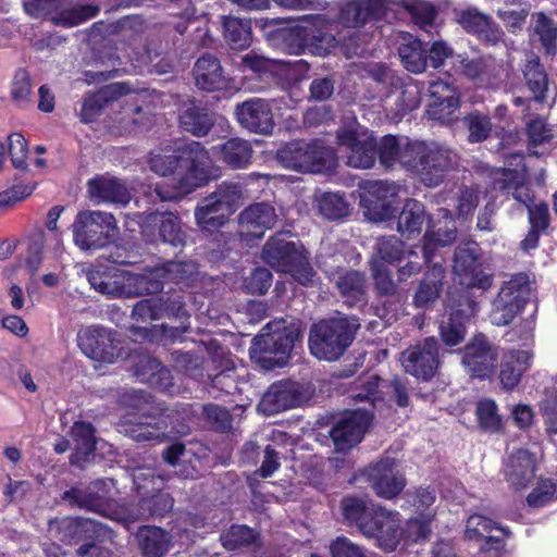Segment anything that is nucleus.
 Instances as JSON below:
<instances>
[{
	"label": "nucleus",
	"instance_id": "obj_1",
	"mask_svg": "<svg viewBox=\"0 0 557 557\" xmlns=\"http://www.w3.org/2000/svg\"><path fill=\"white\" fill-rule=\"evenodd\" d=\"M211 159L199 141H190L171 154H154L149 160L152 172L169 177V184L157 185L161 201H178L210 181Z\"/></svg>",
	"mask_w": 557,
	"mask_h": 557
},
{
	"label": "nucleus",
	"instance_id": "obj_2",
	"mask_svg": "<svg viewBox=\"0 0 557 557\" xmlns=\"http://www.w3.org/2000/svg\"><path fill=\"white\" fill-rule=\"evenodd\" d=\"M456 153L434 140L408 139L403 153V169L426 187L441 185L456 164Z\"/></svg>",
	"mask_w": 557,
	"mask_h": 557
},
{
	"label": "nucleus",
	"instance_id": "obj_3",
	"mask_svg": "<svg viewBox=\"0 0 557 557\" xmlns=\"http://www.w3.org/2000/svg\"><path fill=\"white\" fill-rule=\"evenodd\" d=\"M262 259L277 272L288 273L305 287L315 285L318 274L306 250L287 240L283 233L271 236L262 248Z\"/></svg>",
	"mask_w": 557,
	"mask_h": 557
},
{
	"label": "nucleus",
	"instance_id": "obj_4",
	"mask_svg": "<svg viewBox=\"0 0 557 557\" xmlns=\"http://www.w3.org/2000/svg\"><path fill=\"white\" fill-rule=\"evenodd\" d=\"M358 325L348 318H330L313 323L310 327L308 346L319 360L336 361L351 345Z\"/></svg>",
	"mask_w": 557,
	"mask_h": 557
},
{
	"label": "nucleus",
	"instance_id": "obj_5",
	"mask_svg": "<svg viewBox=\"0 0 557 557\" xmlns=\"http://www.w3.org/2000/svg\"><path fill=\"white\" fill-rule=\"evenodd\" d=\"M453 271L462 286L454 288L448 294H461L467 289L469 296L476 297L474 288L484 293L493 285L494 276L484 272L482 248L475 242H465L455 248Z\"/></svg>",
	"mask_w": 557,
	"mask_h": 557
},
{
	"label": "nucleus",
	"instance_id": "obj_6",
	"mask_svg": "<svg viewBox=\"0 0 557 557\" xmlns=\"http://www.w3.org/2000/svg\"><path fill=\"white\" fill-rule=\"evenodd\" d=\"M75 244L83 250L108 246L116 230L112 213L99 210L79 211L72 225Z\"/></svg>",
	"mask_w": 557,
	"mask_h": 557
},
{
	"label": "nucleus",
	"instance_id": "obj_7",
	"mask_svg": "<svg viewBox=\"0 0 557 557\" xmlns=\"http://www.w3.org/2000/svg\"><path fill=\"white\" fill-rule=\"evenodd\" d=\"M143 240L148 244L169 245L180 252L187 244V233L178 215L172 212L139 213L136 216Z\"/></svg>",
	"mask_w": 557,
	"mask_h": 557
},
{
	"label": "nucleus",
	"instance_id": "obj_8",
	"mask_svg": "<svg viewBox=\"0 0 557 557\" xmlns=\"http://www.w3.org/2000/svg\"><path fill=\"white\" fill-rule=\"evenodd\" d=\"M446 311L447 314L441 321L438 332L446 346L455 347L463 342L467 324L479 311V302L476 297L469 296L467 289L461 294H448Z\"/></svg>",
	"mask_w": 557,
	"mask_h": 557
},
{
	"label": "nucleus",
	"instance_id": "obj_9",
	"mask_svg": "<svg viewBox=\"0 0 557 557\" xmlns=\"http://www.w3.org/2000/svg\"><path fill=\"white\" fill-rule=\"evenodd\" d=\"M299 332L284 327L273 333L260 334L252 341L250 356L265 370L283 368L287 364Z\"/></svg>",
	"mask_w": 557,
	"mask_h": 557
},
{
	"label": "nucleus",
	"instance_id": "obj_10",
	"mask_svg": "<svg viewBox=\"0 0 557 557\" xmlns=\"http://www.w3.org/2000/svg\"><path fill=\"white\" fill-rule=\"evenodd\" d=\"M253 24L275 49L293 55H300L307 49V23L293 24L280 17H258Z\"/></svg>",
	"mask_w": 557,
	"mask_h": 557
},
{
	"label": "nucleus",
	"instance_id": "obj_11",
	"mask_svg": "<svg viewBox=\"0 0 557 557\" xmlns=\"http://www.w3.org/2000/svg\"><path fill=\"white\" fill-rule=\"evenodd\" d=\"M498 346L483 334H475L461 350V363L473 379L490 380L496 373Z\"/></svg>",
	"mask_w": 557,
	"mask_h": 557
},
{
	"label": "nucleus",
	"instance_id": "obj_12",
	"mask_svg": "<svg viewBox=\"0 0 557 557\" xmlns=\"http://www.w3.org/2000/svg\"><path fill=\"white\" fill-rule=\"evenodd\" d=\"M440 348L441 344L434 336L410 345L400 357L405 372L418 381L430 382L441 366Z\"/></svg>",
	"mask_w": 557,
	"mask_h": 557
},
{
	"label": "nucleus",
	"instance_id": "obj_13",
	"mask_svg": "<svg viewBox=\"0 0 557 557\" xmlns=\"http://www.w3.org/2000/svg\"><path fill=\"white\" fill-rule=\"evenodd\" d=\"M399 513L388 511L381 506H371L359 532L367 539H373L377 547L394 552L400 543Z\"/></svg>",
	"mask_w": 557,
	"mask_h": 557
},
{
	"label": "nucleus",
	"instance_id": "obj_14",
	"mask_svg": "<svg viewBox=\"0 0 557 557\" xmlns=\"http://www.w3.org/2000/svg\"><path fill=\"white\" fill-rule=\"evenodd\" d=\"M209 360L205 381L210 391L231 395L237 389L236 366L228 349L212 341L208 345Z\"/></svg>",
	"mask_w": 557,
	"mask_h": 557
},
{
	"label": "nucleus",
	"instance_id": "obj_15",
	"mask_svg": "<svg viewBox=\"0 0 557 557\" xmlns=\"http://www.w3.org/2000/svg\"><path fill=\"white\" fill-rule=\"evenodd\" d=\"M62 499L72 506L112 518L116 502L111 495L109 480L97 479L85 487L73 486L62 494Z\"/></svg>",
	"mask_w": 557,
	"mask_h": 557
},
{
	"label": "nucleus",
	"instance_id": "obj_16",
	"mask_svg": "<svg viewBox=\"0 0 557 557\" xmlns=\"http://www.w3.org/2000/svg\"><path fill=\"white\" fill-rule=\"evenodd\" d=\"M529 299V285L515 277L506 282L492 304V324L509 325L522 312Z\"/></svg>",
	"mask_w": 557,
	"mask_h": 557
},
{
	"label": "nucleus",
	"instance_id": "obj_17",
	"mask_svg": "<svg viewBox=\"0 0 557 557\" xmlns=\"http://www.w3.org/2000/svg\"><path fill=\"white\" fill-rule=\"evenodd\" d=\"M244 85L255 92L265 91L277 85L283 77L284 64L255 53L242 58Z\"/></svg>",
	"mask_w": 557,
	"mask_h": 557
},
{
	"label": "nucleus",
	"instance_id": "obj_18",
	"mask_svg": "<svg viewBox=\"0 0 557 557\" xmlns=\"http://www.w3.org/2000/svg\"><path fill=\"white\" fill-rule=\"evenodd\" d=\"M115 331L101 325H90L78 333L77 342L82 351L90 359L114 363L120 357V341Z\"/></svg>",
	"mask_w": 557,
	"mask_h": 557
},
{
	"label": "nucleus",
	"instance_id": "obj_19",
	"mask_svg": "<svg viewBox=\"0 0 557 557\" xmlns=\"http://www.w3.org/2000/svg\"><path fill=\"white\" fill-rule=\"evenodd\" d=\"M370 414L360 409L344 412L330 430V437L336 453L347 454L363 438L369 425Z\"/></svg>",
	"mask_w": 557,
	"mask_h": 557
},
{
	"label": "nucleus",
	"instance_id": "obj_20",
	"mask_svg": "<svg viewBox=\"0 0 557 557\" xmlns=\"http://www.w3.org/2000/svg\"><path fill=\"white\" fill-rule=\"evenodd\" d=\"M454 66H458L460 75L479 88H494L502 81L503 64L491 54L469 58L467 53H457Z\"/></svg>",
	"mask_w": 557,
	"mask_h": 557
},
{
	"label": "nucleus",
	"instance_id": "obj_21",
	"mask_svg": "<svg viewBox=\"0 0 557 557\" xmlns=\"http://www.w3.org/2000/svg\"><path fill=\"white\" fill-rule=\"evenodd\" d=\"M394 196V188L387 182L367 181L361 187L359 203L369 220L383 222L395 216Z\"/></svg>",
	"mask_w": 557,
	"mask_h": 557
},
{
	"label": "nucleus",
	"instance_id": "obj_22",
	"mask_svg": "<svg viewBox=\"0 0 557 557\" xmlns=\"http://www.w3.org/2000/svg\"><path fill=\"white\" fill-rule=\"evenodd\" d=\"M308 399L305 386L290 379L272 383L263 394L260 405L268 414H275L301 406Z\"/></svg>",
	"mask_w": 557,
	"mask_h": 557
},
{
	"label": "nucleus",
	"instance_id": "obj_23",
	"mask_svg": "<svg viewBox=\"0 0 557 557\" xmlns=\"http://www.w3.org/2000/svg\"><path fill=\"white\" fill-rule=\"evenodd\" d=\"M396 468V460L389 457L382 458L368 468V480L379 497L393 499L404 491L406 479Z\"/></svg>",
	"mask_w": 557,
	"mask_h": 557
},
{
	"label": "nucleus",
	"instance_id": "obj_24",
	"mask_svg": "<svg viewBox=\"0 0 557 557\" xmlns=\"http://www.w3.org/2000/svg\"><path fill=\"white\" fill-rule=\"evenodd\" d=\"M235 114L239 125L250 133L270 135L275 122L270 102L261 98H251L238 103Z\"/></svg>",
	"mask_w": 557,
	"mask_h": 557
},
{
	"label": "nucleus",
	"instance_id": "obj_25",
	"mask_svg": "<svg viewBox=\"0 0 557 557\" xmlns=\"http://www.w3.org/2000/svg\"><path fill=\"white\" fill-rule=\"evenodd\" d=\"M277 222L275 208L268 202H255L245 208L238 216L240 236L249 242L261 239Z\"/></svg>",
	"mask_w": 557,
	"mask_h": 557
},
{
	"label": "nucleus",
	"instance_id": "obj_26",
	"mask_svg": "<svg viewBox=\"0 0 557 557\" xmlns=\"http://www.w3.org/2000/svg\"><path fill=\"white\" fill-rule=\"evenodd\" d=\"M429 92L431 102L428 114L431 119L442 124L450 123L455 112L460 107V91L458 87L444 79L438 78L430 84Z\"/></svg>",
	"mask_w": 557,
	"mask_h": 557
},
{
	"label": "nucleus",
	"instance_id": "obj_27",
	"mask_svg": "<svg viewBox=\"0 0 557 557\" xmlns=\"http://www.w3.org/2000/svg\"><path fill=\"white\" fill-rule=\"evenodd\" d=\"M188 294L182 289H173L158 297L159 312L162 318L180 320V326L162 325L164 336L171 339L180 338L190 329V313L187 310Z\"/></svg>",
	"mask_w": 557,
	"mask_h": 557
},
{
	"label": "nucleus",
	"instance_id": "obj_28",
	"mask_svg": "<svg viewBox=\"0 0 557 557\" xmlns=\"http://www.w3.org/2000/svg\"><path fill=\"white\" fill-rule=\"evenodd\" d=\"M337 143L348 150L347 164L355 169H371L375 164V138L368 136L360 138L358 132L352 128L337 133Z\"/></svg>",
	"mask_w": 557,
	"mask_h": 557
},
{
	"label": "nucleus",
	"instance_id": "obj_29",
	"mask_svg": "<svg viewBox=\"0 0 557 557\" xmlns=\"http://www.w3.org/2000/svg\"><path fill=\"white\" fill-rule=\"evenodd\" d=\"M332 281L346 307L360 309L368 304V281L363 272L343 270Z\"/></svg>",
	"mask_w": 557,
	"mask_h": 557
},
{
	"label": "nucleus",
	"instance_id": "obj_30",
	"mask_svg": "<svg viewBox=\"0 0 557 557\" xmlns=\"http://www.w3.org/2000/svg\"><path fill=\"white\" fill-rule=\"evenodd\" d=\"M446 278V269L440 262L428 265L412 297L418 309L431 310L442 296Z\"/></svg>",
	"mask_w": 557,
	"mask_h": 557
},
{
	"label": "nucleus",
	"instance_id": "obj_31",
	"mask_svg": "<svg viewBox=\"0 0 557 557\" xmlns=\"http://www.w3.org/2000/svg\"><path fill=\"white\" fill-rule=\"evenodd\" d=\"M89 199L95 203L126 206L131 201V193L126 184L116 177L97 174L87 181Z\"/></svg>",
	"mask_w": 557,
	"mask_h": 557
},
{
	"label": "nucleus",
	"instance_id": "obj_32",
	"mask_svg": "<svg viewBox=\"0 0 557 557\" xmlns=\"http://www.w3.org/2000/svg\"><path fill=\"white\" fill-rule=\"evenodd\" d=\"M122 432L136 442H162L166 437V421L161 413H141L121 424Z\"/></svg>",
	"mask_w": 557,
	"mask_h": 557
},
{
	"label": "nucleus",
	"instance_id": "obj_33",
	"mask_svg": "<svg viewBox=\"0 0 557 557\" xmlns=\"http://www.w3.org/2000/svg\"><path fill=\"white\" fill-rule=\"evenodd\" d=\"M193 75L197 88L207 92L225 90L230 87L231 79L225 75L220 60L211 53H205L197 59Z\"/></svg>",
	"mask_w": 557,
	"mask_h": 557
},
{
	"label": "nucleus",
	"instance_id": "obj_34",
	"mask_svg": "<svg viewBox=\"0 0 557 557\" xmlns=\"http://www.w3.org/2000/svg\"><path fill=\"white\" fill-rule=\"evenodd\" d=\"M532 355L522 349L504 352L499 361L498 380L505 392L513 391L531 366Z\"/></svg>",
	"mask_w": 557,
	"mask_h": 557
},
{
	"label": "nucleus",
	"instance_id": "obj_35",
	"mask_svg": "<svg viewBox=\"0 0 557 557\" xmlns=\"http://www.w3.org/2000/svg\"><path fill=\"white\" fill-rule=\"evenodd\" d=\"M307 23V48L320 57L327 55L337 46L336 37L327 30L329 18L325 14H308L302 16Z\"/></svg>",
	"mask_w": 557,
	"mask_h": 557
},
{
	"label": "nucleus",
	"instance_id": "obj_36",
	"mask_svg": "<svg viewBox=\"0 0 557 557\" xmlns=\"http://www.w3.org/2000/svg\"><path fill=\"white\" fill-rule=\"evenodd\" d=\"M535 471V456L528 449L519 448L508 457L505 475L510 485L519 491L525 488L533 481Z\"/></svg>",
	"mask_w": 557,
	"mask_h": 557
},
{
	"label": "nucleus",
	"instance_id": "obj_37",
	"mask_svg": "<svg viewBox=\"0 0 557 557\" xmlns=\"http://www.w3.org/2000/svg\"><path fill=\"white\" fill-rule=\"evenodd\" d=\"M139 478H135L134 483L136 485L137 493L140 495L138 500V512L145 518H154V517H164L169 513L172 508L174 500L169 493L157 488L152 494L146 495V491L148 485L154 482V475H150L149 478H145V484H140L138 481Z\"/></svg>",
	"mask_w": 557,
	"mask_h": 557
},
{
	"label": "nucleus",
	"instance_id": "obj_38",
	"mask_svg": "<svg viewBox=\"0 0 557 557\" xmlns=\"http://www.w3.org/2000/svg\"><path fill=\"white\" fill-rule=\"evenodd\" d=\"M134 371L140 382L154 389L165 392L174 386L171 371L152 356H139L134 364Z\"/></svg>",
	"mask_w": 557,
	"mask_h": 557
},
{
	"label": "nucleus",
	"instance_id": "obj_39",
	"mask_svg": "<svg viewBox=\"0 0 557 557\" xmlns=\"http://www.w3.org/2000/svg\"><path fill=\"white\" fill-rule=\"evenodd\" d=\"M214 117L209 110L195 100L184 102L178 109V125L182 131L196 137L209 134L214 125Z\"/></svg>",
	"mask_w": 557,
	"mask_h": 557
},
{
	"label": "nucleus",
	"instance_id": "obj_40",
	"mask_svg": "<svg viewBox=\"0 0 557 557\" xmlns=\"http://www.w3.org/2000/svg\"><path fill=\"white\" fill-rule=\"evenodd\" d=\"M141 557H165L172 546V535L157 525H140L134 534Z\"/></svg>",
	"mask_w": 557,
	"mask_h": 557
},
{
	"label": "nucleus",
	"instance_id": "obj_41",
	"mask_svg": "<svg viewBox=\"0 0 557 557\" xmlns=\"http://www.w3.org/2000/svg\"><path fill=\"white\" fill-rule=\"evenodd\" d=\"M528 210L529 231L525 237L520 242V249L527 253L535 250L540 246L542 235L547 234L550 226L549 206L541 200L530 207Z\"/></svg>",
	"mask_w": 557,
	"mask_h": 557
},
{
	"label": "nucleus",
	"instance_id": "obj_42",
	"mask_svg": "<svg viewBox=\"0 0 557 557\" xmlns=\"http://www.w3.org/2000/svg\"><path fill=\"white\" fill-rule=\"evenodd\" d=\"M59 531L62 535L61 540L71 543L87 541L94 535L104 537L111 530L92 519L67 517L60 522Z\"/></svg>",
	"mask_w": 557,
	"mask_h": 557
},
{
	"label": "nucleus",
	"instance_id": "obj_43",
	"mask_svg": "<svg viewBox=\"0 0 557 557\" xmlns=\"http://www.w3.org/2000/svg\"><path fill=\"white\" fill-rule=\"evenodd\" d=\"M335 164V151L321 139L305 141L300 173H322Z\"/></svg>",
	"mask_w": 557,
	"mask_h": 557
},
{
	"label": "nucleus",
	"instance_id": "obj_44",
	"mask_svg": "<svg viewBox=\"0 0 557 557\" xmlns=\"http://www.w3.org/2000/svg\"><path fill=\"white\" fill-rule=\"evenodd\" d=\"M231 210L226 209L213 195L205 197L195 209V219L199 227L210 233L219 231L224 226L230 216Z\"/></svg>",
	"mask_w": 557,
	"mask_h": 557
},
{
	"label": "nucleus",
	"instance_id": "obj_45",
	"mask_svg": "<svg viewBox=\"0 0 557 557\" xmlns=\"http://www.w3.org/2000/svg\"><path fill=\"white\" fill-rule=\"evenodd\" d=\"M398 55L407 71L414 74L425 71L428 65L426 47L413 35L404 33L400 36Z\"/></svg>",
	"mask_w": 557,
	"mask_h": 557
},
{
	"label": "nucleus",
	"instance_id": "obj_46",
	"mask_svg": "<svg viewBox=\"0 0 557 557\" xmlns=\"http://www.w3.org/2000/svg\"><path fill=\"white\" fill-rule=\"evenodd\" d=\"M428 220L424 205L417 199L409 198L405 201L398 215L397 231L411 239L421 234Z\"/></svg>",
	"mask_w": 557,
	"mask_h": 557
},
{
	"label": "nucleus",
	"instance_id": "obj_47",
	"mask_svg": "<svg viewBox=\"0 0 557 557\" xmlns=\"http://www.w3.org/2000/svg\"><path fill=\"white\" fill-rule=\"evenodd\" d=\"M168 3L169 9L177 7L180 11H171L170 14L180 18L178 22L173 23L174 29L184 35L191 24L195 26V32L198 34L197 42L199 45H206V37H208L209 29L206 25L201 26L200 22L196 16V9L194 8L191 0H162Z\"/></svg>",
	"mask_w": 557,
	"mask_h": 557
},
{
	"label": "nucleus",
	"instance_id": "obj_48",
	"mask_svg": "<svg viewBox=\"0 0 557 557\" xmlns=\"http://www.w3.org/2000/svg\"><path fill=\"white\" fill-rule=\"evenodd\" d=\"M221 160L232 169H245L251 163L252 147L246 139L228 138L220 145Z\"/></svg>",
	"mask_w": 557,
	"mask_h": 557
},
{
	"label": "nucleus",
	"instance_id": "obj_49",
	"mask_svg": "<svg viewBox=\"0 0 557 557\" xmlns=\"http://www.w3.org/2000/svg\"><path fill=\"white\" fill-rule=\"evenodd\" d=\"M223 35L232 49L243 50L252 41L251 21L236 16H223Z\"/></svg>",
	"mask_w": 557,
	"mask_h": 557
},
{
	"label": "nucleus",
	"instance_id": "obj_50",
	"mask_svg": "<svg viewBox=\"0 0 557 557\" xmlns=\"http://www.w3.org/2000/svg\"><path fill=\"white\" fill-rule=\"evenodd\" d=\"M171 360L174 368L186 376L199 383L205 381L207 364L199 354L176 349L171 352Z\"/></svg>",
	"mask_w": 557,
	"mask_h": 557
},
{
	"label": "nucleus",
	"instance_id": "obj_51",
	"mask_svg": "<svg viewBox=\"0 0 557 557\" xmlns=\"http://www.w3.org/2000/svg\"><path fill=\"white\" fill-rule=\"evenodd\" d=\"M456 237L457 230L454 222H446L444 226H437L433 231L428 230L423 236L422 246L424 262L431 263L436 248L450 245Z\"/></svg>",
	"mask_w": 557,
	"mask_h": 557
},
{
	"label": "nucleus",
	"instance_id": "obj_52",
	"mask_svg": "<svg viewBox=\"0 0 557 557\" xmlns=\"http://www.w3.org/2000/svg\"><path fill=\"white\" fill-rule=\"evenodd\" d=\"M475 417L479 428L492 434L503 432L504 424L498 406L492 398H482L476 403Z\"/></svg>",
	"mask_w": 557,
	"mask_h": 557
},
{
	"label": "nucleus",
	"instance_id": "obj_53",
	"mask_svg": "<svg viewBox=\"0 0 557 557\" xmlns=\"http://www.w3.org/2000/svg\"><path fill=\"white\" fill-rule=\"evenodd\" d=\"M166 283L191 286L198 275V265L195 261H165L161 264Z\"/></svg>",
	"mask_w": 557,
	"mask_h": 557
},
{
	"label": "nucleus",
	"instance_id": "obj_54",
	"mask_svg": "<svg viewBox=\"0 0 557 557\" xmlns=\"http://www.w3.org/2000/svg\"><path fill=\"white\" fill-rule=\"evenodd\" d=\"M259 533L246 524H232L220 535L222 546L227 550H236L253 545Z\"/></svg>",
	"mask_w": 557,
	"mask_h": 557
},
{
	"label": "nucleus",
	"instance_id": "obj_55",
	"mask_svg": "<svg viewBox=\"0 0 557 557\" xmlns=\"http://www.w3.org/2000/svg\"><path fill=\"white\" fill-rule=\"evenodd\" d=\"M375 160L377 159L384 169H393L397 162L403 166L405 144L400 146L397 136L388 134L380 141L375 140Z\"/></svg>",
	"mask_w": 557,
	"mask_h": 557
},
{
	"label": "nucleus",
	"instance_id": "obj_56",
	"mask_svg": "<svg viewBox=\"0 0 557 557\" xmlns=\"http://www.w3.org/2000/svg\"><path fill=\"white\" fill-rule=\"evenodd\" d=\"M371 506L367 502L355 495H346L339 502V509L343 522L346 525L355 527L359 531Z\"/></svg>",
	"mask_w": 557,
	"mask_h": 557
},
{
	"label": "nucleus",
	"instance_id": "obj_57",
	"mask_svg": "<svg viewBox=\"0 0 557 557\" xmlns=\"http://www.w3.org/2000/svg\"><path fill=\"white\" fill-rule=\"evenodd\" d=\"M524 78L527 86L533 94L534 100L540 103L545 102L548 89V77L539 60L528 62L524 70Z\"/></svg>",
	"mask_w": 557,
	"mask_h": 557
},
{
	"label": "nucleus",
	"instance_id": "obj_58",
	"mask_svg": "<svg viewBox=\"0 0 557 557\" xmlns=\"http://www.w3.org/2000/svg\"><path fill=\"white\" fill-rule=\"evenodd\" d=\"M462 122L468 131V141L471 144L483 143L492 133L491 117L479 110L466 114Z\"/></svg>",
	"mask_w": 557,
	"mask_h": 557
},
{
	"label": "nucleus",
	"instance_id": "obj_59",
	"mask_svg": "<svg viewBox=\"0 0 557 557\" xmlns=\"http://www.w3.org/2000/svg\"><path fill=\"white\" fill-rule=\"evenodd\" d=\"M161 265L154 267L146 273L136 274L129 278V285L135 287L136 295H152L163 290L165 284Z\"/></svg>",
	"mask_w": 557,
	"mask_h": 557
},
{
	"label": "nucleus",
	"instance_id": "obj_60",
	"mask_svg": "<svg viewBox=\"0 0 557 557\" xmlns=\"http://www.w3.org/2000/svg\"><path fill=\"white\" fill-rule=\"evenodd\" d=\"M99 13V8L94 4H77L70 9L59 11L52 21L63 27H73L87 22Z\"/></svg>",
	"mask_w": 557,
	"mask_h": 557
},
{
	"label": "nucleus",
	"instance_id": "obj_61",
	"mask_svg": "<svg viewBox=\"0 0 557 557\" xmlns=\"http://www.w3.org/2000/svg\"><path fill=\"white\" fill-rule=\"evenodd\" d=\"M493 530H499L505 536H510L508 528L500 527L497 522L480 513L471 515L466 524V536L469 540H482Z\"/></svg>",
	"mask_w": 557,
	"mask_h": 557
},
{
	"label": "nucleus",
	"instance_id": "obj_62",
	"mask_svg": "<svg viewBox=\"0 0 557 557\" xmlns=\"http://www.w3.org/2000/svg\"><path fill=\"white\" fill-rule=\"evenodd\" d=\"M305 140H292L282 144L276 152L275 160L284 169L300 173Z\"/></svg>",
	"mask_w": 557,
	"mask_h": 557
},
{
	"label": "nucleus",
	"instance_id": "obj_63",
	"mask_svg": "<svg viewBox=\"0 0 557 557\" xmlns=\"http://www.w3.org/2000/svg\"><path fill=\"white\" fill-rule=\"evenodd\" d=\"M375 252L384 263H398L405 257V243L395 235L381 236L376 240Z\"/></svg>",
	"mask_w": 557,
	"mask_h": 557
},
{
	"label": "nucleus",
	"instance_id": "obj_64",
	"mask_svg": "<svg viewBox=\"0 0 557 557\" xmlns=\"http://www.w3.org/2000/svg\"><path fill=\"white\" fill-rule=\"evenodd\" d=\"M110 100L111 96L108 89H100L86 97L81 108L82 121L89 123L97 120Z\"/></svg>",
	"mask_w": 557,
	"mask_h": 557
}]
</instances>
